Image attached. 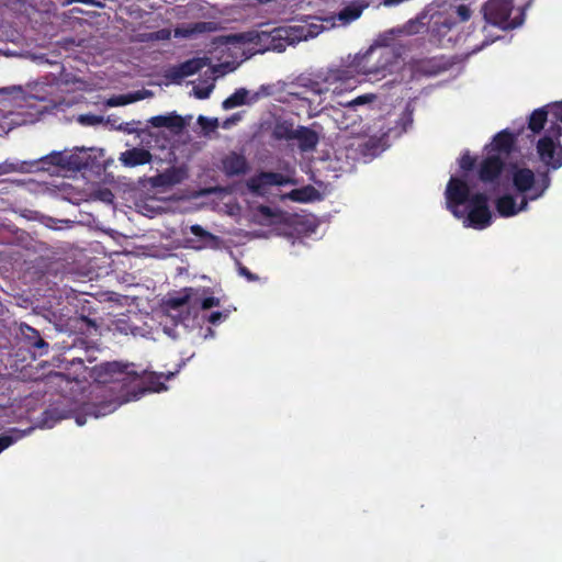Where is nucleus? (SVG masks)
Returning a JSON list of instances; mask_svg holds the SVG:
<instances>
[{"label": "nucleus", "mask_w": 562, "mask_h": 562, "mask_svg": "<svg viewBox=\"0 0 562 562\" xmlns=\"http://www.w3.org/2000/svg\"><path fill=\"white\" fill-rule=\"evenodd\" d=\"M447 209L463 224L475 229H484L492 224V212L486 193L471 194L465 180L451 177L446 188Z\"/></svg>", "instance_id": "nucleus-1"}, {"label": "nucleus", "mask_w": 562, "mask_h": 562, "mask_svg": "<svg viewBox=\"0 0 562 562\" xmlns=\"http://www.w3.org/2000/svg\"><path fill=\"white\" fill-rule=\"evenodd\" d=\"M94 380L100 384H109L121 382L123 386L136 383L138 392L133 394V398H137L144 391L160 392L166 390L161 375L149 373L142 376L133 363H123L120 361H109L100 363L93 368Z\"/></svg>", "instance_id": "nucleus-2"}, {"label": "nucleus", "mask_w": 562, "mask_h": 562, "mask_svg": "<svg viewBox=\"0 0 562 562\" xmlns=\"http://www.w3.org/2000/svg\"><path fill=\"white\" fill-rule=\"evenodd\" d=\"M401 55L389 45L371 46L356 63L359 72L374 78H384L400 64Z\"/></svg>", "instance_id": "nucleus-3"}, {"label": "nucleus", "mask_w": 562, "mask_h": 562, "mask_svg": "<svg viewBox=\"0 0 562 562\" xmlns=\"http://www.w3.org/2000/svg\"><path fill=\"white\" fill-rule=\"evenodd\" d=\"M484 19L502 30H513L525 21V10L515 9L513 0H488L482 8Z\"/></svg>", "instance_id": "nucleus-4"}, {"label": "nucleus", "mask_w": 562, "mask_h": 562, "mask_svg": "<svg viewBox=\"0 0 562 562\" xmlns=\"http://www.w3.org/2000/svg\"><path fill=\"white\" fill-rule=\"evenodd\" d=\"M562 126L558 123H552L550 125L544 135L540 137L537 142V154L540 161L548 168L549 170H558L562 167Z\"/></svg>", "instance_id": "nucleus-5"}, {"label": "nucleus", "mask_w": 562, "mask_h": 562, "mask_svg": "<svg viewBox=\"0 0 562 562\" xmlns=\"http://www.w3.org/2000/svg\"><path fill=\"white\" fill-rule=\"evenodd\" d=\"M513 186L519 193H530L529 200L541 198L551 184L548 171L539 172L536 180L535 172L529 168H517L513 172Z\"/></svg>", "instance_id": "nucleus-6"}, {"label": "nucleus", "mask_w": 562, "mask_h": 562, "mask_svg": "<svg viewBox=\"0 0 562 562\" xmlns=\"http://www.w3.org/2000/svg\"><path fill=\"white\" fill-rule=\"evenodd\" d=\"M91 156L85 147H76L74 150L52 151L40 159L42 167L46 165L61 169L80 171L90 166Z\"/></svg>", "instance_id": "nucleus-7"}, {"label": "nucleus", "mask_w": 562, "mask_h": 562, "mask_svg": "<svg viewBox=\"0 0 562 562\" xmlns=\"http://www.w3.org/2000/svg\"><path fill=\"white\" fill-rule=\"evenodd\" d=\"M283 27L286 30L288 41L291 45L316 37L323 31L327 30L322 18L311 15L306 16L304 20L297 21L295 24Z\"/></svg>", "instance_id": "nucleus-8"}, {"label": "nucleus", "mask_w": 562, "mask_h": 562, "mask_svg": "<svg viewBox=\"0 0 562 562\" xmlns=\"http://www.w3.org/2000/svg\"><path fill=\"white\" fill-rule=\"evenodd\" d=\"M368 7L369 2L366 0H345L340 3L337 13L322 18V20L327 26V30L336 25L346 26L358 20Z\"/></svg>", "instance_id": "nucleus-9"}, {"label": "nucleus", "mask_w": 562, "mask_h": 562, "mask_svg": "<svg viewBox=\"0 0 562 562\" xmlns=\"http://www.w3.org/2000/svg\"><path fill=\"white\" fill-rule=\"evenodd\" d=\"M549 116L550 125L554 122L562 126V101L553 102L532 111L528 120V128L533 134L540 133L544 128Z\"/></svg>", "instance_id": "nucleus-10"}, {"label": "nucleus", "mask_w": 562, "mask_h": 562, "mask_svg": "<svg viewBox=\"0 0 562 562\" xmlns=\"http://www.w3.org/2000/svg\"><path fill=\"white\" fill-rule=\"evenodd\" d=\"M291 182L290 178L280 172L260 171L247 181V188L256 195H263L270 187H282Z\"/></svg>", "instance_id": "nucleus-11"}, {"label": "nucleus", "mask_w": 562, "mask_h": 562, "mask_svg": "<svg viewBox=\"0 0 562 562\" xmlns=\"http://www.w3.org/2000/svg\"><path fill=\"white\" fill-rule=\"evenodd\" d=\"M505 168V161L499 155L487 153L477 169V177L484 184L496 186Z\"/></svg>", "instance_id": "nucleus-12"}, {"label": "nucleus", "mask_w": 562, "mask_h": 562, "mask_svg": "<svg viewBox=\"0 0 562 562\" xmlns=\"http://www.w3.org/2000/svg\"><path fill=\"white\" fill-rule=\"evenodd\" d=\"M19 330L20 341L31 349L34 356H43L48 352V344L41 337L40 333L35 328L23 323L20 325Z\"/></svg>", "instance_id": "nucleus-13"}, {"label": "nucleus", "mask_w": 562, "mask_h": 562, "mask_svg": "<svg viewBox=\"0 0 562 562\" xmlns=\"http://www.w3.org/2000/svg\"><path fill=\"white\" fill-rule=\"evenodd\" d=\"M190 232L196 237V239H189L191 247L194 249H214L217 250L222 247L223 240L220 236L212 234L204 229L201 225L194 224L190 226Z\"/></svg>", "instance_id": "nucleus-14"}, {"label": "nucleus", "mask_w": 562, "mask_h": 562, "mask_svg": "<svg viewBox=\"0 0 562 562\" xmlns=\"http://www.w3.org/2000/svg\"><path fill=\"white\" fill-rule=\"evenodd\" d=\"M222 171L226 177H240L246 175L250 167L247 158L243 154L231 151L221 160Z\"/></svg>", "instance_id": "nucleus-15"}, {"label": "nucleus", "mask_w": 562, "mask_h": 562, "mask_svg": "<svg viewBox=\"0 0 562 562\" xmlns=\"http://www.w3.org/2000/svg\"><path fill=\"white\" fill-rule=\"evenodd\" d=\"M248 94H249V92L246 88H238L235 90V92L233 94H231L228 98H226L223 101L222 108L224 110H231V109H234V108L247 104V103L256 102L257 100H259V98L261 95L270 94V89H269V87L261 86L260 90L258 92H256L250 98V100H248Z\"/></svg>", "instance_id": "nucleus-16"}, {"label": "nucleus", "mask_w": 562, "mask_h": 562, "mask_svg": "<svg viewBox=\"0 0 562 562\" xmlns=\"http://www.w3.org/2000/svg\"><path fill=\"white\" fill-rule=\"evenodd\" d=\"M516 144V135L508 130H503L498 132L494 137L492 143L486 146L488 153L496 151V155H505L509 156L514 149Z\"/></svg>", "instance_id": "nucleus-17"}, {"label": "nucleus", "mask_w": 562, "mask_h": 562, "mask_svg": "<svg viewBox=\"0 0 562 562\" xmlns=\"http://www.w3.org/2000/svg\"><path fill=\"white\" fill-rule=\"evenodd\" d=\"M153 155L148 149L140 147H133L120 154L119 161L127 168H134L149 164Z\"/></svg>", "instance_id": "nucleus-18"}, {"label": "nucleus", "mask_w": 562, "mask_h": 562, "mask_svg": "<svg viewBox=\"0 0 562 562\" xmlns=\"http://www.w3.org/2000/svg\"><path fill=\"white\" fill-rule=\"evenodd\" d=\"M148 124H150L153 127H166L169 128L171 132L178 134L181 133L182 130L186 126V122L183 117L177 113H169L166 115H156L151 116L148 120Z\"/></svg>", "instance_id": "nucleus-19"}, {"label": "nucleus", "mask_w": 562, "mask_h": 562, "mask_svg": "<svg viewBox=\"0 0 562 562\" xmlns=\"http://www.w3.org/2000/svg\"><path fill=\"white\" fill-rule=\"evenodd\" d=\"M188 178L184 167H170L155 178V183L161 187H172L181 183Z\"/></svg>", "instance_id": "nucleus-20"}, {"label": "nucleus", "mask_w": 562, "mask_h": 562, "mask_svg": "<svg viewBox=\"0 0 562 562\" xmlns=\"http://www.w3.org/2000/svg\"><path fill=\"white\" fill-rule=\"evenodd\" d=\"M294 140L299 142L302 151H308L316 148L319 137L318 134L310 127L299 126L295 131Z\"/></svg>", "instance_id": "nucleus-21"}, {"label": "nucleus", "mask_w": 562, "mask_h": 562, "mask_svg": "<svg viewBox=\"0 0 562 562\" xmlns=\"http://www.w3.org/2000/svg\"><path fill=\"white\" fill-rule=\"evenodd\" d=\"M206 65V58H192L172 70L173 79H183L199 72Z\"/></svg>", "instance_id": "nucleus-22"}, {"label": "nucleus", "mask_w": 562, "mask_h": 562, "mask_svg": "<svg viewBox=\"0 0 562 562\" xmlns=\"http://www.w3.org/2000/svg\"><path fill=\"white\" fill-rule=\"evenodd\" d=\"M213 22H195L187 26L177 27L175 31L176 36L190 37L195 34L209 33L214 31Z\"/></svg>", "instance_id": "nucleus-23"}, {"label": "nucleus", "mask_w": 562, "mask_h": 562, "mask_svg": "<svg viewBox=\"0 0 562 562\" xmlns=\"http://www.w3.org/2000/svg\"><path fill=\"white\" fill-rule=\"evenodd\" d=\"M295 131L292 121H278L272 130V137L277 140H294Z\"/></svg>", "instance_id": "nucleus-24"}, {"label": "nucleus", "mask_w": 562, "mask_h": 562, "mask_svg": "<svg viewBox=\"0 0 562 562\" xmlns=\"http://www.w3.org/2000/svg\"><path fill=\"white\" fill-rule=\"evenodd\" d=\"M495 207L502 217H510L518 214L517 204L513 195L504 194L496 199Z\"/></svg>", "instance_id": "nucleus-25"}, {"label": "nucleus", "mask_w": 562, "mask_h": 562, "mask_svg": "<svg viewBox=\"0 0 562 562\" xmlns=\"http://www.w3.org/2000/svg\"><path fill=\"white\" fill-rule=\"evenodd\" d=\"M270 37V42L272 41L271 50L281 53L291 45L288 41L286 30L283 26L273 27Z\"/></svg>", "instance_id": "nucleus-26"}, {"label": "nucleus", "mask_w": 562, "mask_h": 562, "mask_svg": "<svg viewBox=\"0 0 562 562\" xmlns=\"http://www.w3.org/2000/svg\"><path fill=\"white\" fill-rule=\"evenodd\" d=\"M318 195L317 190L312 186L300 189H293L289 194V199L294 202L306 203L313 201Z\"/></svg>", "instance_id": "nucleus-27"}, {"label": "nucleus", "mask_w": 562, "mask_h": 562, "mask_svg": "<svg viewBox=\"0 0 562 562\" xmlns=\"http://www.w3.org/2000/svg\"><path fill=\"white\" fill-rule=\"evenodd\" d=\"M271 34H272V30L257 31L252 35L251 42H254L257 46H259L260 50H262V52L271 50V43H272V41L270 42Z\"/></svg>", "instance_id": "nucleus-28"}, {"label": "nucleus", "mask_w": 562, "mask_h": 562, "mask_svg": "<svg viewBox=\"0 0 562 562\" xmlns=\"http://www.w3.org/2000/svg\"><path fill=\"white\" fill-rule=\"evenodd\" d=\"M375 99H376V95L374 93H364V94H361V95H359L355 99H351L349 101L340 102L339 104L345 108L355 109L359 105H364V104L371 103Z\"/></svg>", "instance_id": "nucleus-29"}, {"label": "nucleus", "mask_w": 562, "mask_h": 562, "mask_svg": "<svg viewBox=\"0 0 562 562\" xmlns=\"http://www.w3.org/2000/svg\"><path fill=\"white\" fill-rule=\"evenodd\" d=\"M130 400H131L130 397H123V398H119V400H111V401H108V402H102V403H100V405H99V407L97 409V413L101 414V415H105L108 413H112L122 403H125V402H127Z\"/></svg>", "instance_id": "nucleus-30"}, {"label": "nucleus", "mask_w": 562, "mask_h": 562, "mask_svg": "<svg viewBox=\"0 0 562 562\" xmlns=\"http://www.w3.org/2000/svg\"><path fill=\"white\" fill-rule=\"evenodd\" d=\"M139 99H140L139 93L123 94V95H117V97L111 98L108 103L111 106H120V105H125L131 102L137 101Z\"/></svg>", "instance_id": "nucleus-31"}, {"label": "nucleus", "mask_w": 562, "mask_h": 562, "mask_svg": "<svg viewBox=\"0 0 562 562\" xmlns=\"http://www.w3.org/2000/svg\"><path fill=\"white\" fill-rule=\"evenodd\" d=\"M476 162V158L471 156L469 151H465L461 158L459 159L460 168L463 171H471L474 169Z\"/></svg>", "instance_id": "nucleus-32"}, {"label": "nucleus", "mask_w": 562, "mask_h": 562, "mask_svg": "<svg viewBox=\"0 0 562 562\" xmlns=\"http://www.w3.org/2000/svg\"><path fill=\"white\" fill-rule=\"evenodd\" d=\"M190 302H191V297L189 294H183L181 296H177V297H170L168 299L167 301V305L170 307V308H180L184 305H190Z\"/></svg>", "instance_id": "nucleus-33"}, {"label": "nucleus", "mask_w": 562, "mask_h": 562, "mask_svg": "<svg viewBox=\"0 0 562 562\" xmlns=\"http://www.w3.org/2000/svg\"><path fill=\"white\" fill-rule=\"evenodd\" d=\"M229 315V312L228 311H225V312H212L207 317V322L213 324V325H216L223 321H225Z\"/></svg>", "instance_id": "nucleus-34"}, {"label": "nucleus", "mask_w": 562, "mask_h": 562, "mask_svg": "<svg viewBox=\"0 0 562 562\" xmlns=\"http://www.w3.org/2000/svg\"><path fill=\"white\" fill-rule=\"evenodd\" d=\"M220 305V299L215 296H207L200 301V307L203 311L210 310L211 307H215Z\"/></svg>", "instance_id": "nucleus-35"}, {"label": "nucleus", "mask_w": 562, "mask_h": 562, "mask_svg": "<svg viewBox=\"0 0 562 562\" xmlns=\"http://www.w3.org/2000/svg\"><path fill=\"white\" fill-rule=\"evenodd\" d=\"M456 13L460 22H465L471 18V10L465 4H460L457 7Z\"/></svg>", "instance_id": "nucleus-36"}, {"label": "nucleus", "mask_w": 562, "mask_h": 562, "mask_svg": "<svg viewBox=\"0 0 562 562\" xmlns=\"http://www.w3.org/2000/svg\"><path fill=\"white\" fill-rule=\"evenodd\" d=\"M238 273L245 277L248 281H257L259 278L255 273H252L247 267L243 265H238Z\"/></svg>", "instance_id": "nucleus-37"}, {"label": "nucleus", "mask_w": 562, "mask_h": 562, "mask_svg": "<svg viewBox=\"0 0 562 562\" xmlns=\"http://www.w3.org/2000/svg\"><path fill=\"white\" fill-rule=\"evenodd\" d=\"M14 442V438L11 436L2 435L0 436V453L10 447Z\"/></svg>", "instance_id": "nucleus-38"}, {"label": "nucleus", "mask_w": 562, "mask_h": 562, "mask_svg": "<svg viewBox=\"0 0 562 562\" xmlns=\"http://www.w3.org/2000/svg\"><path fill=\"white\" fill-rule=\"evenodd\" d=\"M210 92H211V88L195 89V90H194V95H195L198 99L203 100V99L209 98Z\"/></svg>", "instance_id": "nucleus-39"}, {"label": "nucleus", "mask_w": 562, "mask_h": 562, "mask_svg": "<svg viewBox=\"0 0 562 562\" xmlns=\"http://www.w3.org/2000/svg\"><path fill=\"white\" fill-rule=\"evenodd\" d=\"M80 122H82V123L87 122L89 124H94V123L101 122V117L95 116V115H82V116H80Z\"/></svg>", "instance_id": "nucleus-40"}, {"label": "nucleus", "mask_w": 562, "mask_h": 562, "mask_svg": "<svg viewBox=\"0 0 562 562\" xmlns=\"http://www.w3.org/2000/svg\"><path fill=\"white\" fill-rule=\"evenodd\" d=\"M15 169H14L12 164H7V162L0 164V176L7 175V173L12 172Z\"/></svg>", "instance_id": "nucleus-41"}, {"label": "nucleus", "mask_w": 562, "mask_h": 562, "mask_svg": "<svg viewBox=\"0 0 562 562\" xmlns=\"http://www.w3.org/2000/svg\"><path fill=\"white\" fill-rule=\"evenodd\" d=\"M170 37V31L167 29L159 30L155 33V38L157 40H168Z\"/></svg>", "instance_id": "nucleus-42"}, {"label": "nucleus", "mask_w": 562, "mask_h": 562, "mask_svg": "<svg viewBox=\"0 0 562 562\" xmlns=\"http://www.w3.org/2000/svg\"><path fill=\"white\" fill-rule=\"evenodd\" d=\"M81 322L87 325L88 330H90V328H92L94 331L98 330V325L95 324L94 321L83 316V317H81Z\"/></svg>", "instance_id": "nucleus-43"}, {"label": "nucleus", "mask_w": 562, "mask_h": 562, "mask_svg": "<svg viewBox=\"0 0 562 562\" xmlns=\"http://www.w3.org/2000/svg\"><path fill=\"white\" fill-rule=\"evenodd\" d=\"M198 121H199V123H200L201 125H203V126H204V124H205V123H209L213 128H215V127L217 126V120H216V119L209 120V119H206L205 116H202V115H201V116H199V120H198Z\"/></svg>", "instance_id": "nucleus-44"}, {"label": "nucleus", "mask_w": 562, "mask_h": 562, "mask_svg": "<svg viewBox=\"0 0 562 562\" xmlns=\"http://www.w3.org/2000/svg\"><path fill=\"white\" fill-rule=\"evenodd\" d=\"M68 2L69 3L79 2V3L89 4V5H97V7H102L103 5L101 2H98L95 0H68Z\"/></svg>", "instance_id": "nucleus-45"}, {"label": "nucleus", "mask_w": 562, "mask_h": 562, "mask_svg": "<svg viewBox=\"0 0 562 562\" xmlns=\"http://www.w3.org/2000/svg\"><path fill=\"white\" fill-rule=\"evenodd\" d=\"M239 119H240L239 114L235 113V114H233L229 119H227V120L224 122L223 126H224L225 128H227V127H229L232 124H234V123H236L237 121H239Z\"/></svg>", "instance_id": "nucleus-46"}, {"label": "nucleus", "mask_w": 562, "mask_h": 562, "mask_svg": "<svg viewBox=\"0 0 562 562\" xmlns=\"http://www.w3.org/2000/svg\"><path fill=\"white\" fill-rule=\"evenodd\" d=\"M436 24H441L450 30L456 24V21L451 18H445L443 21H436Z\"/></svg>", "instance_id": "nucleus-47"}, {"label": "nucleus", "mask_w": 562, "mask_h": 562, "mask_svg": "<svg viewBox=\"0 0 562 562\" xmlns=\"http://www.w3.org/2000/svg\"><path fill=\"white\" fill-rule=\"evenodd\" d=\"M528 199H529V196H528V198H527V196H524V198L521 199L520 204H519V205H517L518 213H519L520 211H524V210H526V209H527V206H528Z\"/></svg>", "instance_id": "nucleus-48"}, {"label": "nucleus", "mask_w": 562, "mask_h": 562, "mask_svg": "<svg viewBox=\"0 0 562 562\" xmlns=\"http://www.w3.org/2000/svg\"><path fill=\"white\" fill-rule=\"evenodd\" d=\"M105 194L112 196V192L109 190L105 192Z\"/></svg>", "instance_id": "nucleus-49"}, {"label": "nucleus", "mask_w": 562, "mask_h": 562, "mask_svg": "<svg viewBox=\"0 0 562 562\" xmlns=\"http://www.w3.org/2000/svg\"><path fill=\"white\" fill-rule=\"evenodd\" d=\"M0 92H5V89L0 90Z\"/></svg>", "instance_id": "nucleus-50"}]
</instances>
